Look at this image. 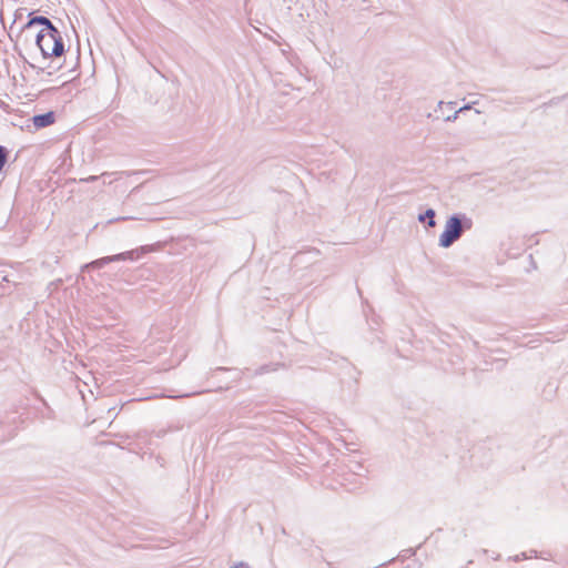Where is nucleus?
I'll return each mask as SVG.
<instances>
[{
	"instance_id": "20e7f679",
	"label": "nucleus",
	"mask_w": 568,
	"mask_h": 568,
	"mask_svg": "<svg viewBox=\"0 0 568 568\" xmlns=\"http://www.w3.org/2000/svg\"><path fill=\"white\" fill-rule=\"evenodd\" d=\"M7 159H8L7 150H6V148L0 145V172L2 171V169L4 168V165L7 163Z\"/></svg>"
},
{
	"instance_id": "f03ea898",
	"label": "nucleus",
	"mask_w": 568,
	"mask_h": 568,
	"mask_svg": "<svg viewBox=\"0 0 568 568\" xmlns=\"http://www.w3.org/2000/svg\"><path fill=\"white\" fill-rule=\"evenodd\" d=\"M462 223L458 217L452 216L447 220L445 229L439 237L443 247L450 246L462 235Z\"/></svg>"
},
{
	"instance_id": "7ed1b4c3",
	"label": "nucleus",
	"mask_w": 568,
	"mask_h": 568,
	"mask_svg": "<svg viewBox=\"0 0 568 568\" xmlns=\"http://www.w3.org/2000/svg\"><path fill=\"white\" fill-rule=\"evenodd\" d=\"M57 121V114L54 111H49L44 114L33 115L31 119L34 130H40L50 125H53Z\"/></svg>"
},
{
	"instance_id": "39448f33",
	"label": "nucleus",
	"mask_w": 568,
	"mask_h": 568,
	"mask_svg": "<svg viewBox=\"0 0 568 568\" xmlns=\"http://www.w3.org/2000/svg\"><path fill=\"white\" fill-rule=\"evenodd\" d=\"M72 80V77L70 74L61 73L59 75V84L63 85Z\"/></svg>"
},
{
	"instance_id": "f257e3e1",
	"label": "nucleus",
	"mask_w": 568,
	"mask_h": 568,
	"mask_svg": "<svg viewBox=\"0 0 568 568\" xmlns=\"http://www.w3.org/2000/svg\"><path fill=\"white\" fill-rule=\"evenodd\" d=\"M24 30L34 37L36 43L44 58H59L63 54V40L48 18L34 17L30 19L24 26Z\"/></svg>"
},
{
	"instance_id": "0eeeda50",
	"label": "nucleus",
	"mask_w": 568,
	"mask_h": 568,
	"mask_svg": "<svg viewBox=\"0 0 568 568\" xmlns=\"http://www.w3.org/2000/svg\"><path fill=\"white\" fill-rule=\"evenodd\" d=\"M231 568H247V567H246V565H245V564L240 562V564H237V565H234V566H233V567H231Z\"/></svg>"
},
{
	"instance_id": "423d86ee",
	"label": "nucleus",
	"mask_w": 568,
	"mask_h": 568,
	"mask_svg": "<svg viewBox=\"0 0 568 568\" xmlns=\"http://www.w3.org/2000/svg\"><path fill=\"white\" fill-rule=\"evenodd\" d=\"M425 216H429L428 225L434 226L435 225V221H434L435 212L433 210H427L425 213Z\"/></svg>"
}]
</instances>
